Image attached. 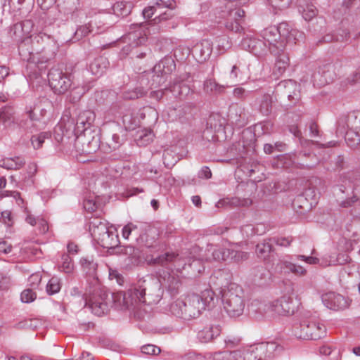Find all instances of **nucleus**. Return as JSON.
Segmentation results:
<instances>
[{
	"mask_svg": "<svg viewBox=\"0 0 360 360\" xmlns=\"http://www.w3.org/2000/svg\"><path fill=\"white\" fill-rule=\"evenodd\" d=\"M89 282V287L82 297L85 305H88L95 315H103L109 311L110 307L118 310L137 307L134 296H129V289L126 292H109L98 278H92Z\"/></svg>",
	"mask_w": 360,
	"mask_h": 360,
	"instance_id": "nucleus-1",
	"label": "nucleus"
},
{
	"mask_svg": "<svg viewBox=\"0 0 360 360\" xmlns=\"http://www.w3.org/2000/svg\"><path fill=\"white\" fill-rule=\"evenodd\" d=\"M33 25L32 20H25L13 25L10 32L15 40L19 41V56L22 60L27 62V70H30V73L41 75L47 68L46 60L41 59V56L34 51L32 40L26 36L30 32Z\"/></svg>",
	"mask_w": 360,
	"mask_h": 360,
	"instance_id": "nucleus-2",
	"label": "nucleus"
},
{
	"mask_svg": "<svg viewBox=\"0 0 360 360\" xmlns=\"http://www.w3.org/2000/svg\"><path fill=\"white\" fill-rule=\"evenodd\" d=\"M177 256L174 253L165 252L153 258L150 262L153 265L158 266L155 274L160 286L166 288L171 296L177 295L181 286L179 276L172 274L173 267H175L174 263L176 262Z\"/></svg>",
	"mask_w": 360,
	"mask_h": 360,
	"instance_id": "nucleus-3",
	"label": "nucleus"
},
{
	"mask_svg": "<svg viewBox=\"0 0 360 360\" xmlns=\"http://www.w3.org/2000/svg\"><path fill=\"white\" fill-rule=\"evenodd\" d=\"M129 296H134L137 307L141 304H157L162 298L163 290L158 280L148 278H140L129 288Z\"/></svg>",
	"mask_w": 360,
	"mask_h": 360,
	"instance_id": "nucleus-4",
	"label": "nucleus"
},
{
	"mask_svg": "<svg viewBox=\"0 0 360 360\" xmlns=\"http://www.w3.org/2000/svg\"><path fill=\"white\" fill-rule=\"evenodd\" d=\"M139 231V236L136 239V245H123L120 248V252L128 256L131 263L134 266H139L147 262L149 264L153 257L148 259L147 250L155 247V241L153 238H149L145 229L141 228Z\"/></svg>",
	"mask_w": 360,
	"mask_h": 360,
	"instance_id": "nucleus-5",
	"label": "nucleus"
},
{
	"mask_svg": "<svg viewBox=\"0 0 360 360\" xmlns=\"http://www.w3.org/2000/svg\"><path fill=\"white\" fill-rule=\"evenodd\" d=\"M204 310L199 295L192 294L184 300H177L170 305V311L176 317L190 320L198 318Z\"/></svg>",
	"mask_w": 360,
	"mask_h": 360,
	"instance_id": "nucleus-6",
	"label": "nucleus"
},
{
	"mask_svg": "<svg viewBox=\"0 0 360 360\" xmlns=\"http://www.w3.org/2000/svg\"><path fill=\"white\" fill-rule=\"evenodd\" d=\"M224 308L227 314L232 318L240 316L245 307L243 290L238 285L233 283L221 296Z\"/></svg>",
	"mask_w": 360,
	"mask_h": 360,
	"instance_id": "nucleus-7",
	"label": "nucleus"
},
{
	"mask_svg": "<svg viewBox=\"0 0 360 360\" xmlns=\"http://www.w3.org/2000/svg\"><path fill=\"white\" fill-rule=\"evenodd\" d=\"M272 94L275 101L287 108L293 107L300 101L299 84L292 79L281 81L275 86Z\"/></svg>",
	"mask_w": 360,
	"mask_h": 360,
	"instance_id": "nucleus-8",
	"label": "nucleus"
},
{
	"mask_svg": "<svg viewBox=\"0 0 360 360\" xmlns=\"http://www.w3.org/2000/svg\"><path fill=\"white\" fill-rule=\"evenodd\" d=\"M27 37L32 40L34 51L41 56V59L46 60V65H47L49 61L55 57L58 50V45L54 38L43 32Z\"/></svg>",
	"mask_w": 360,
	"mask_h": 360,
	"instance_id": "nucleus-9",
	"label": "nucleus"
},
{
	"mask_svg": "<svg viewBox=\"0 0 360 360\" xmlns=\"http://www.w3.org/2000/svg\"><path fill=\"white\" fill-rule=\"evenodd\" d=\"M286 22H283L278 26H270L264 29L262 32L263 40L267 44L269 51L272 54H276L278 51H283L285 49V44L281 40L282 33L286 32Z\"/></svg>",
	"mask_w": 360,
	"mask_h": 360,
	"instance_id": "nucleus-10",
	"label": "nucleus"
},
{
	"mask_svg": "<svg viewBox=\"0 0 360 360\" xmlns=\"http://www.w3.org/2000/svg\"><path fill=\"white\" fill-rule=\"evenodd\" d=\"M283 347L274 342H262L245 349L246 360H266L279 354Z\"/></svg>",
	"mask_w": 360,
	"mask_h": 360,
	"instance_id": "nucleus-11",
	"label": "nucleus"
},
{
	"mask_svg": "<svg viewBox=\"0 0 360 360\" xmlns=\"http://www.w3.org/2000/svg\"><path fill=\"white\" fill-rule=\"evenodd\" d=\"M96 115L94 111L91 110H86L80 112L76 119H69L68 123L65 124V127L69 129L72 127V132L77 136H82V134H87L91 131H95L91 128L94 127V122L95 121Z\"/></svg>",
	"mask_w": 360,
	"mask_h": 360,
	"instance_id": "nucleus-12",
	"label": "nucleus"
},
{
	"mask_svg": "<svg viewBox=\"0 0 360 360\" xmlns=\"http://www.w3.org/2000/svg\"><path fill=\"white\" fill-rule=\"evenodd\" d=\"M294 332L297 338L316 340L326 336V328L316 321L304 320L295 328Z\"/></svg>",
	"mask_w": 360,
	"mask_h": 360,
	"instance_id": "nucleus-13",
	"label": "nucleus"
},
{
	"mask_svg": "<svg viewBox=\"0 0 360 360\" xmlns=\"http://www.w3.org/2000/svg\"><path fill=\"white\" fill-rule=\"evenodd\" d=\"M176 69V63L171 56H166L153 69L152 86H158L164 84L168 75Z\"/></svg>",
	"mask_w": 360,
	"mask_h": 360,
	"instance_id": "nucleus-14",
	"label": "nucleus"
},
{
	"mask_svg": "<svg viewBox=\"0 0 360 360\" xmlns=\"http://www.w3.org/2000/svg\"><path fill=\"white\" fill-rule=\"evenodd\" d=\"M49 84L56 94H65L72 85L70 75L58 68H51L48 73Z\"/></svg>",
	"mask_w": 360,
	"mask_h": 360,
	"instance_id": "nucleus-15",
	"label": "nucleus"
},
{
	"mask_svg": "<svg viewBox=\"0 0 360 360\" xmlns=\"http://www.w3.org/2000/svg\"><path fill=\"white\" fill-rule=\"evenodd\" d=\"M190 77L189 74L186 73L176 77L172 83L166 87V91L172 94V96L180 100L186 99L193 91L186 80Z\"/></svg>",
	"mask_w": 360,
	"mask_h": 360,
	"instance_id": "nucleus-16",
	"label": "nucleus"
},
{
	"mask_svg": "<svg viewBox=\"0 0 360 360\" xmlns=\"http://www.w3.org/2000/svg\"><path fill=\"white\" fill-rule=\"evenodd\" d=\"M207 251L208 252H211L212 259L217 262H239L245 257V253L243 252L219 248L213 245L209 246Z\"/></svg>",
	"mask_w": 360,
	"mask_h": 360,
	"instance_id": "nucleus-17",
	"label": "nucleus"
},
{
	"mask_svg": "<svg viewBox=\"0 0 360 360\" xmlns=\"http://www.w3.org/2000/svg\"><path fill=\"white\" fill-rule=\"evenodd\" d=\"M245 16V12L243 9H231L224 24L226 30L238 34L244 33Z\"/></svg>",
	"mask_w": 360,
	"mask_h": 360,
	"instance_id": "nucleus-18",
	"label": "nucleus"
},
{
	"mask_svg": "<svg viewBox=\"0 0 360 360\" xmlns=\"http://www.w3.org/2000/svg\"><path fill=\"white\" fill-rule=\"evenodd\" d=\"M232 274L229 269H218L210 278V285L216 290H219L222 295L224 292L229 290V287L233 284L231 283Z\"/></svg>",
	"mask_w": 360,
	"mask_h": 360,
	"instance_id": "nucleus-19",
	"label": "nucleus"
},
{
	"mask_svg": "<svg viewBox=\"0 0 360 360\" xmlns=\"http://www.w3.org/2000/svg\"><path fill=\"white\" fill-rule=\"evenodd\" d=\"M359 112H350L340 117L337 122V133L344 134L347 131H360Z\"/></svg>",
	"mask_w": 360,
	"mask_h": 360,
	"instance_id": "nucleus-20",
	"label": "nucleus"
},
{
	"mask_svg": "<svg viewBox=\"0 0 360 360\" xmlns=\"http://www.w3.org/2000/svg\"><path fill=\"white\" fill-rule=\"evenodd\" d=\"M148 109L143 108L139 112L134 113L131 111H127L122 117L123 126L126 131H133L141 124V120H143V124H148V121H144L146 116L149 115Z\"/></svg>",
	"mask_w": 360,
	"mask_h": 360,
	"instance_id": "nucleus-21",
	"label": "nucleus"
},
{
	"mask_svg": "<svg viewBox=\"0 0 360 360\" xmlns=\"http://www.w3.org/2000/svg\"><path fill=\"white\" fill-rule=\"evenodd\" d=\"M99 228L101 233L97 236L100 240L101 245L103 248L117 250V252L121 254L120 252V248L123 245H118L120 243L118 234L112 231H110L106 225H101Z\"/></svg>",
	"mask_w": 360,
	"mask_h": 360,
	"instance_id": "nucleus-22",
	"label": "nucleus"
},
{
	"mask_svg": "<svg viewBox=\"0 0 360 360\" xmlns=\"http://www.w3.org/2000/svg\"><path fill=\"white\" fill-rule=\"evenodd\" d=\"M321 300L327 308L335 311L343 310L349 305L348 300L344 296L335 292L323 294Z\"/></svg>",
	"mask_w": 360,
	"mask_h": 360,
	"instance_id": "nucleus-23",
	"label": "nucleus"
},
{
	"mask_svg": "<svg viewBox=\"0 0 360 360\" xmlns=\"http://www.w3.org/2000/svg\"><path fill=\"white\" fill-rule=\"evenodd\" d=\"M212 50V41L209 39H203L192 47L191 53L198 63H202L209 60Z\"/></svg>",
	"mask_w": 360,
	"mask_h": 360,
	"instance_id": "nucleus-24",
	"label": "nucleus"
},
{
	"mask_svg": "<svg viewBox=\"0 0 360 360\" xmlns=\"http://www.w3.org/2000/svg\"><path fill=\"white\" fill-rule=\"evenodd\" d=\"M240 46L246 51L255 56L260 57L264 56L269 51L267 44L262 40L255 37H245L241 40Z\"/></svg>",
	"mask_w": 360,
	"mask_h": 360,
	"instance_id": "nucleus-25",
	"label": "nucleus"
},
{
	"mask_svg": "<svg viewBox=\"0 0 360 360\" xmlns=\"http://www.w3.org/2000/svg\"><path fill=\"white\" fill-rule=\"evenodd\" d=\"M78 138L82 139L83 153L93 154L98 149L101 150V141L99 131H93L87 133V134H82V136Z\"/></svg>",
	"mask_w": 360,
	"mask_h": 360,
	"instance_id": "nucleus-26",
	"label": "nucleus"
},
{
	"mask_svg": "<svg viewBox=\"0 0 360 360\" xmlns=\"http://www.w3.org/2000/svg\"><path fill=\"white\" fill-rule=\"evenodd\" d=\"M335 77L334 65L327 63L319 68L318 71L313 75L312 79L318 85L325 86L333 82Z\"/></svg>",
	"mask_w": 360,
	"mask_h": 360,
	"instance_id": "nucleus-27",
	"label": "nucleus"
},
{
	"mask_svg": "<svg viewBox=\"0 0 360 360\" xmlns=\"http://www.w3.org/2000/svg\"><path fill=\"white\" fill-rule=\"evenodd\" d=\"M273 303L276 316L291 315L295 311L293 298L290 296L283 295L279 299L273 301Z\"/></svg>",
	"mask_w": 360,
	"mask_h": 360,
	"instance_id": "nucleus-28",
	"label": "nucleus"
},
{
	"mask_svg": "<svg viewBox=\"0 0 360 360\" xmlns=\"http://www.w3.org/2000/svg\"><path fill=\"white\" fill-rule=\"evenodd\" d=\"M251 309L258 315V318L271 319L276 316L273 302H266L255 300L252 302Z\"/></svg>",
	"mask_w": 360,
	"mask_h": 360,
	"instance_id": "nucleus-29",
	"label": "nucleus"
},
{
	"mask_svg": "<svg viewBox=\"0 0 360 360\" xmlns=\"http://www.w3.org/2000/svg\"><path fill=\"white\" fill-rule=\"evenodd\" d=\"M176 7V5L175 0H156L153 5L148 6L142 11V15L145 19H150L158 11V10H161L165 8L174 10Z\"/></svg>",
	"mask_w": 360,
	"mask_h": 360,
	"instance_id": "nucleus-30",
	"label": "nucleus"
},
{
	"mask_svg": "<svg viewBox=\"0 0 360 360\" xmlns=\"http://www.w3.org/2000/svg\"><path fill=\"white\" fill-rule=\"evenodd\" d=\"M220 333V326L210 323L198 331V338L201 342H208L218 337Z\"/></svg>",
	"mask_w": 360,
	"mask_h": 360,
	"instance_id": "nucleus-31",
	"label": "nucleus"
},
{
	"mask_svg": "<svg viewBox=\"0 0 360 360\" xmlns=\"http://www.w3.org/2000/svg\"><path fill=\"white\" fill-rule=\"evenodd\" d=\"M285 28L286 32L282 33L281 36V40L284 41L285 46L287 45L292 46L303 40L304 32L292 28L288 22H286Z\"/></svg>",
	"mask_w": 360,
	"mask_h": 360,
	"instance_id": "nucleus-32",
	"label": "nucleus"
},
{
	"mask_svg": "<svg viewBox=\"0 0 360 360\" xmlns=\"http://www.w3.org/2000/svg\"><path fill=\"white\" fill-rule=\"evenodd\" d=\"M274 55L276 56V62L273 69V75L278 77L282 75L289 66L290 58L284 51H278L276 54Z\"/></svg>",
	"mask_w": 360,
	"mask_h": 360,
	"instance_id": "nucleus-33",
	"label": "nucleus"
},
{
	"mask_svg": "<svg viewBox=\"0 0 360 360\" xmlns=\"http://www.w3.org/2000/svg\"><path fill=\"white\" fill-rule=\"evenodd\" d=\"M255 252L259 258L264 260L274 257V248L270 238L259 243L255 247Z\"/></svg>",
	"mask_w": 360,
	"mask_h": 360,
	"instance_id": "nucleus-34",
	"label": "nucleus"
},
{
	"mask_svg": "<svg viewBox=\"0 0 360 360\" xmlns=\"http://www.w3.org/2000/svg\"><path fill=\"white\" fill-rule=\"evenodd\" d=\"M338 190L341 193L347 194L345 197L342 196L340 198L342 199L340 203L341 207L345 208L349 207L352 206L354 202L359 200V198L354 193V189L352 186L347 187L344 185H340L338 186Z\"/></svg>",
	"mask_w": 360,
	"mask_h": 360,
	"instance_id": "nucleus-35",
	"label": "nucleus"
},
{
	"mask_svg": "<svg viewBox=\"0 0 360 360\" xmlns=\"http://www.w3.org/2000/svg\"><path fill=\"white\" fill-rule=\"evenodd\" d=\"M320 192L317 188H312L309 186L306 188L302 194V195L298 197L296 200V202H302L303 200L307 201V198H309L312 201L310 202H306V205H298V207L302 208L304 212L309 211L312 207V204L315 203L317 195L319 194Z\"/></svg>",
	"mask_w": 360,
	"mask_h": 360,
	"instance_id": "nucleus-36",
	"label": "nucleus"
},
{
	"mask_svg": "<svg viewBox=\"0 0 360 360\" xmlns=\"http://www.w3.org/2000/svg\"><path fill=\"white\" fill-rule=\"evenodd\" d=\"M109 65L110 63L106 57L99 56L96 58L89 64V70L93 75L101 76L105 72Z\"/></svg>",
	"mask_w": 360,
	"mask_h": 360,
	"instance_id": "nucleus-37",
	"label": "nucleus"
},
{
	"mask_svg": "<svg viewBox=\"0 0 360 360\" xmlns=\"http://www.w3.org/2000/svg\"><path fill=\"white\" fill-rule=\"evenodd\" d=\"M133 6V3L131 1H117L112 6V11L117 16L124 18L131 13Z\"/></svg>",
	"mask_w": 360,
	"mask_h": 360,
	"instance_id": "nucleus-38",
	"label": "nucleus"
},
{
	"mask_svg": "<svg viewBox=\"0 0 360 360\" xmlns=\"http://www.w3.org/2000/svg\"><path fill=\"white\" fill-rule=\"evenodd\" d=\"M252 204V200L249 198L240 199L239 198L235 197L231 198H226L220 200L217 202L216 206L217 207H223L227 206H234V207H247Z\"/></svg>",
	"mask_w": 360,
	"mask_h": 360,
	"instance_id": "nucleus-39",
	"label": "nucleus"
},
{
	"mask_svg": "<svg viewBox=\"0 0 360 360\" xmlns=\"http://www.w3.org/2000/svg\"><path fill=\"white\" fill-rule=\"evenodd\" d=\"M218 359L221 360H246L245 349L233 351L217 352Z\"/></svg>",
	"mask_w": 360,
	"mask_h": 360,
	"instance_id": "nucleus-40",
	"label": "nucleus"
},
{
	"mask_svg": "<svg viewBox=\"0 0 360 360\" xmlns=\"http://www.w3.org/2000/svg\"><path fill=\"white\" fill-rule=\"evenodd\" d=\"M340 135L344 136L345 142L349 148L360 150V131H347Z\"/></svg>",
	"mask_w": 360,
	"mask_h": 360,
	"instance_id": "nucleus-41",
	"label": "nucleus"
},
{
	"mask_svg": "<svg viewBox=\"0 0 360 360\" xmlns=\"http://www.w3.org/2000/svg\"><path fill=\"white\" fill-rule=\"evenodd\" d=\"M277 268H279L281 271L286 269L290 272L295 274V275L302 276L304 275L307 271L301 266L296 265L290 262L280 260L277 264Z\"/></svg>",
	"mask_w": 360,
	"mask_h": 360,
	"instance_id": "nucleus-42",
	"label": "nucleus"
},
{
	"mask_svg": "<svg viewBox=\"0 0 360 360\" xmlns=\"http://www.w3.org/2000/svg\"><path fill=\"white\" fill-rule=\"evenodd\" d=\"M80 264L84 271H86V274L89 275L86 278V289L89 287V281L91 280L92 278H97L95 276L97 264L94 263L93 260H90L88 258H82L80 260Z\"/></svg>",
	"mask_w": 360,
	"mask_h": 360,
	"instance_id": "nucleus-43",
	"label": "nucleus"
},
{
	"mask_svg": "<svg viewBox=\"0 0 360 360\" xmlns=\"http://www.w3.org/2000/svg\"><path fill=\"white\" fill-rule=\"evenodd\" d=\"M147 94V91L141 86H137L134 89H129L122 93V97L126 100H134L143 97Z\"/></svg>",
	"mask_w": 360,
	"mask_h": 360,
	"instance_id": "nucleus-44",
	"label": "nucleus"
},
{
	"mask_svg": "<svg viewBox=\"0 0 360 360\" xmlns=\"http://www.w3.org/2000/svg\"><path fill=\"white\" fill-rule=\"evenodd\" d=\"M158 11L159 14L148 22L149 25H153L155 26V27L153 28V31L159 30L160 29L161 27L158 26V24L169 20L174 16V13L172 11V10L169 9V11H166L164 12H162L160 10Z\"/></svg>",
	"mask_w": 360,
	"mask_h": 360,
	"instance_id": "nucleus-45",
	"label": "nucleus"
},
{
	"mask_svg": "<svg viewBox=\"0 0 360 360\" xmlns=\"http://www.w3.org/2000/svg\"><path fill=\"white\" fill-rule=\"evenodd\" d=\"M204 304V310L211 308L214 305L215 292L212 289H206L199 295Z\"/></svg>",
	"mask_w": 360,
	"mask_h": 360,
	"instance_id": "nucleus-46",
	"label": "nucleus"
},
{
	"mask_svg": "<svg viewBox=\"0 0 360 360\" xmlns=\"http://www.w3.org/2000/svg\"><path fill=\"white\" fill-rule=\"evenodd\" d=\"M210 129L211 131L218 132L224 129L223 123L220 116L218 115H211L207 121V129Z\"/></svg>",
	"mask_w": 360,
	"mask_h": 360,
	"instance_id": "nucleus-47",
	"label": "nucleus"
},
{
	"mask_svg": "<svg viewBox=\"0 0 360 360\" xmlns=\"http://www.w3.org/2000/svg\"><path fill=\"white\" fill-rule=\"evenodd\" d=\"M274 98L269 94L264 95L259 105V112L265 116H268L272 111V103Z\"/></svg>",
	"mask_w": 360,
	"mask_h": 360,
	"instance_id": "nucleus-48",
	"label": "nucleus"
},
{
	"mask_svg": "<svg viewBox=\"0 0 360 360\" xmlns=\"http://www.w3.org/2000/svg\"><path fill=\"white\" fill-rule=\"evenodd\" d=\"M300 12L302 13L304 19L309 21L316 15L318 11L313 4L306 3L304 6H300Z\"/></svg>",
	"mask_w": 360,
	"mask_h": 360,
	"instance_id": "nucleus-49",
	"label": "nucleus"
},
{
	"mask_svg": "<svg viewBox=\"0 0 360 360\" xmlns=\"http://www.w3.org/2000/svg\"><path fill=\"white\" fill-rule=\"evenodd\" d=\"M51 134L49 131L41 132L39 134L33 135L31 137V143L34 149H39L42 146L45 139H49Z\"/></svg>",
	"mask_w": 360,
	"mask_h": 360,
	"instance_id": "nucleus-50",
	"label": "nucleus"
},
{
	"mask_svg": "<svg viewBox=\"0 0 360 360\" xmlns=\"http://www.w3.org/2000/svg\"><path fill=\"white\" fill-rule=\"evenodd\" d=\"M216 44L219 54L224 53L231 47V42L230 41L229 38L226 35L217 37L216 39Z\"/></svg>",
	"mask_w": 360,
	"mask_h": 360,
	"instance_id": "nucleus-51",
	"label": "nucleus"
},
{
	"mask_svg": "<svg viewBox=\"0 0 360 360\" xmlns=\"http://www.w3.org/2000/svg\"><path fill=\"white\" fill-rule=\"evenodd\" d=\"M61 284L60 278L58 277H52L46 285V292L49 295H54L60 291Z\"/></svg>",
	"mask_w": 360,
	"mask_h": 360,
	"instance_id": "nucleus-52",
	"label": "nucleus"
},
{
	"mask_svg": "<svg viewBox=\"0 0 360 360\" xmlns=\"http://www.w3.org/2000/svg\"><path fill=\"white\" fill-rule=\"evenodd\" d=\"M105 141H101V151L105 153H110L118 149V145L113 143L110 134L104 138Z\"/></svg>",
	"mask_w": 360,
	"mask_h": 360,
	"instance_id": "nucleus-53",
	"label": "nucleus"
},
{
	"mask_svg": "<svg viewBox=\"0 0 360 360\" xmlns=\"http://www.w3.org/2000/svg\"><path fill=\"white\" fill-rule=\"evenodd\" d=\"M99 206L100 204L96 201L95 198L93 196H89L84 200L83 207L89 213L96 211Z\"/></svg>",
	"mask_w": 360,
	"mask_h": 360,
	"instance_id": "nucleus-54",
	"label": "nucleus"
},
{
	"mask_svg": "<svg viewBox=\"0 0 360 360\" xmlns=\"http://www.w3.org/2000/svg\"><path fill=\"white\" fill-rule=\"evenodd\" d=\"M90 32L89 27L87 25L79 26L75 31L74 36L70 39L72 42L79 41L83 37H86Z\"/></svg>",
	"mask_w": 360,
	"mask_h": 360,
	"instance_id": "nucleus-55",
	"label": "nucleus"
},
{
	"mask_svg": "<svg viewBox=\"0 0 360 360\" xmlns=\"http://www.w3.org/2000/svg\"><path fill=\"white\" fill-rule=\"evenodd\" d=\"M141 229V226H139L138 224H135L132 222H129L127 224H126L122 230V237L125 239H128L129 236L134 231H137Z\"/></svg>",
	"mask_w": 360,
	"mask_h": 360,
	"instance_id": "nucleus-56",
	"label": "nucleus"
},
{
	"mask_svg": "<svg viewBox=\"0 0 360 360\" xmlns=\"http://www.w3.org/2000/svg\"><path fill=\"white\" fill-rule=\"evenodd\" d=\"M38 321L36 319H25L18 322L16 328L18 329H32L37 328Z\"/></svg>",
	"mask_w": 360,
	"mask_h": 360,
	"instance_id": "nucleus-57",
	"label": "nucleus"
},
{
	"mask_svg": "<svg viewBox=\"0 0 360 360\" xmlns=\"http://www.w3.org/2000/svg\"><path fill=\"white\" fill-rule=\"evenodd\" d=\"M269 5L275 10L281 11L288 8L290 0H267Z\"/></svg>",
	"mask_w": 360,
	"mask_h": 360,
	"instance_id": "nucleus-58",
	"label": "nucleus"
},
{
	"mask_svg": "<svg viewBox=\"0 0 360 360\" xmlns=\"http://www.w3.org/2000/svg\"><path fill=\"white\" fill-rule=\"evenodd\" d=\"M141 351L143 354L147 355H158L161 352V349L159 347L152 344H148L142 346Z\"/></svg>",
	"mask_w": 360,
	"mask_h": 360,
	"instance_id": "nucleus-59",
	"label": "nucleus"
},
{
	"mask_svg": "<svg viewBox=\"0 0 360 360\" xmlns=\"http://www.w3.org/2000/svg\"><path fill=\"white\" fill-rule=\"evenodd\" d=\"M36 293L30 288L24 290L20 295L21 301L25 303L32 302L36 299Z\"/></svg>",
	"mask_w": 360,
	"mask_h": 360,
	"instance_id": "nucleus-60",
	"label": "nucleus"
},
{
	"mask_svg": "<svg viewBox=\"0 0 360 360\" xmlns=\"http://www.w3.org/2000/svg\"><path fill=\"white\" fill-rule=\"evenodd\" d=\"M101 225H106L105 223L102 222L100 219L95 218L93 221L89 222V231L91 232V234L94 236H98L101 233L100 229V226Z\"/></svg>",
	"mask_w": 360,
	"mask_h": 360,
	"instance_id": "nucleus-61",
	"label": "nucleus"
},
{
	"mask_svg": "<svg viewBox=\"0 0 360 360\" xmlns=\"http://www.w3.org/2000/svg\"><path fill=\"white\" fill-rule=\"evenodd\" d=\"M255 272V278L254 281L258 282L259 284L260 283V280L265 279L266 277L268 276V272L265 269V268L262 266H258L254 269Z\"/></svg>",
	"mask_w": 360,
	"mask_h": 360,
	"instance_id": "nucleus-62",
	"label": "nucleus"
},
{
	"mask_svg": "<svg viewBox=\"0 0 360 360\" xmlns=\"http://www.w3.org/2000/svg\"><path fill=\"white\" fill-rule=\"evenodd\" d=\"M335 41H347L349 38V32L346 29H338L333 33Z\"/></svg>",
	"mask_w": 360,
	"mask_h": 360,
	"instance_id": "nucleus-63",
	"label": "nucleus"
},
{
	"mask_svg": "<svg viewBox=\"0 0 360 360\" xmlns=\"http://www.w3.org/2000/svg\"><path fill=\"white\" fill-rule=\"evenodd\" d=\"M63 263L61 268L65 273H70L73 269V263L71 258L68 255H63L62 257Z\"/></svg>",
	"mask_w": 360,
	"mask_h": 360,
	"instance_id": "nucleus-64",
	"label": "nucleus"
}]
</instances>
